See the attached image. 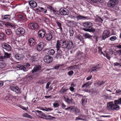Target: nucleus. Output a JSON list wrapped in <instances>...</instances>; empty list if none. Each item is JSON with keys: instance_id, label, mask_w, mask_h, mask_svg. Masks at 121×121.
<instances>
[{"instance_id": "obj_1", "label": "nucleus", "mask_w": 121, "mask_h": 121, "mask_svg": "<svg viewBox=\"0 0 121 121\" xmlns=\"http://www.w3.org/2000/svg\"><path fill=\"white\" fill-rule=\"evenodd\" d=\"M83 25L86 28L83 29L85 31L92 32L93 33L95 32V29L92 27L93 25L92 23L89 22H86L83 23Z\"/></svg>"}, {"instance_id": "obj_2", "label": "nucleus", "mask_w": 121, "mask_h": 121, "mask_svg": "<svg viewBox=\"0 0 121 121\" xmlns=\"http://www.w3.org/2000/svg\"><path fill=\"white\" fill-rule=\"evenodd\" d=\"M116 100L114 101V103L112 102H110L108 103L107 104V108L109 110H116L119 109L120 107L118 105L117 102L116 103Z\"/></svg>"}, {"instance_id": "obj_3", "label": "nucleus", "mask_w": 121, "mask_h": 121, "mask_svg": "<svg viewBox=\"0 0 121 121\" xmlns=\"http://www.w3.org/2000/svg\"><path fill=\"white\" fill-rule=\"evenodd\" d=\"M4 25L5 26L13 28L14 29L15 27V25L12 22H6L4 23V22L0 20V26H3Z\"/></svg>"}, {"instance_id": "obj_4", "label": "nucleus", "mask_w": 121, "mask_h": 121, "mask_svg": "<svg viewBox=\"0 0 121 121\" xmlns=\"http://www.w3.org/2000/svg\"><path fill=\"white\" fill-rule=\"evenodd\" d=\"M118 2V0H109L107 4V6L110 8H112Z\"/></svg>"}, {"instance_id": "obj_5", "label": "nucleus", "mask_w": 121, "mask_h": 121, "mask_svg": "<svg viewBox=\"0 0 121 121\" xmlns=\"http://www.w3.org/2000/svg\"><path fill=\"white\" fill-rule=\"evenodd\" d=\"M11 15L7 14L4 15H2L1 16V19L3 21L4 23L6 22H10L11 17Z\"/></svg>"}, {"instance_id": "obj_6", "label": "nucleus", "mask_w": 121, "mask_h": 121, "mask_svg": "<svg viewBox=\"0 0 121 121\" xmlns=\"http://www.w3.org/2000/svg\"><path fill=\"white\" fill-rule=\"evenodd\" d=\"M18 17L20 21L22 23L25 22L27 21L26 15L23 13L19 14Z\"/></svg>"}, {"instance_id": "obj_7", "label": "nucleus", "mask_w": 121, "mask_h": 121, "mask_svg": "<svg viewBox=\"0 0 121 121\" xmlns=\"http://www.w3.org/2000/svg\"><path fill=\"white\" fill-rule=\"evenodd\" d=\"M29 26L30 29L33 30H36L39 28L38 24L35 22L30 23L29 25Z\"/></svg>"}, {"instance_id": "obj_8", "label": "nucleus", "mask_w": 121, "mask_h": 121, "mask_svg": "<svg viewBox=\"0 0 121 121\" xmlns=\"http://www.w3.org/2000/svg\"><path fill=\"white\" fill-rule=\"evenodd\" d=\"M110 35V31L108 30H105L103 33L102 39L103 40H105L106 39L109 37Z\"/></svg>"}, {"instance_id": "obj_9", "label": "nucleus", "mask_w": 121, "mask_h": 121, "mask_svg": "<svg viewBox=\"0 0 121 121\" xmlns=\"http://www.w3.org/2000/svg\"><path fill=\"white\" fill-rule=\"evenodd\" d=\"M59 12L61 15H67L69 13L68 10L65 8H61L60 9Z\"/></svg>"}, {"instance_id": "obj_10", "label": "nucleus", "mask_w": 121, "mask_h": 121, "mask_svg": "<svg viewBox=\"0 0 121 121\" xmlns=\"http://www.w3.org/2000/svg\"><path fill=\"white\" fill-rule=\"evenodd\" d=\"M46 31L43 29H41L39 30L38 32V36L39 38H43L45 36Z\"/></svg>"}, {"instance_id": "obj_11", "label": "nucleus", "mask_w": 121, "mask_h": 121, "mask_svg": "<svg viewBox=\"0 0 121 121\" xmlns=\"http://www.w3.org/2000/svg\"><path fill=\"white\" fill-rule=\"evenodd\" d=\"M52 57L49 55L45 56L43 58L44 61L47 63H51L52 61Z\"/></svg>"}, {"instance_id": "obj_12", "label": "nucleus", "mask_w": 121, "mask_h": 121, "mask_svg": "<svg viewBox=\"0 0 121 121\" xmlns=\"http://www.w3.org/2000/svg\"><path fill=\"white\" fill-rule=\"evenodd\" d=\"M36 43L35 40L33 38H30L28 40V44L30 47H33L35 45Z\"/></svg>"}, {"instance_id": "obj_13", "label": "nucleus", "mask_w": 121, "mask_h": 121, "mask_svg": "<svg viewBox=\"0 0 121 121\" xmlns=\"http://www.w3.org/2000/svg\"><path fill=\"white\" fill-rule=\"evenodd\" d=\"M61 47L63 48H67L68 45V42L66 40H61Z\"/></svg>"}, {"instance_id": "obj_14", "label": "nucleus", "mask_w": 121, "mask_h": 121, "mask_svg": "<svg viewBox=\"0 0 121 121\" xmlns=\"http://www.w3.org/2000/svg\"><path fill=\"white\" fill-rule=\"evenodd\" d=\"M44 43L43 42L39 43L37 46V50L38 51H41L44 48Z\"/></svg>"}, {"instance_id": "obj_15", "label": "nucleus", "mask_w": 121, "mask_h": 121, "mask_svg": "<svg viewBox=\"0 0 121 121\" xmlns=\"http://www.w3.org/2000/svg\"><path fill=\"white\" fill-rule=\"evenodd\" d=\"M25 32V30L22 28L20 27L18 28L17 30L16 33L19 35H23Z\"/></svg>"}, {"instance_id": "obj_16", "label": "nucleus", "mask_w": 121, "mask_h": 121, "mask_svg": "<svg viewBox=\"0 0 121 121\" xmlns=\"http://www.w3.org/2000/svg\"><path fill=\"white\" fill-rule=\"evenodd\" d=\"M2 47L3 48L5 49L8 51H10L11 50V46L9 45L6 43L2 44Z\"/></svg>"}, {"instance_id": "obj_17", "label": "nucleus", "mask_w": 121, "mask_h": 121, "mask_svg": "<svg viewBox=\"0 0 121 121\" xmlns=\"http://www.w3.org/2000/svg\"><path fill=\"white\" fill-rule=\"evenodd\" d=\"M100 64H98L93 67L90 69L91 72H92L95 71H97L100 68Z\"/></svg>"}, {"instance_id": "obj_18", "label": "nucleus", "mask_w": 121, "mask_h": 121, "mask_svg": "<svg viewBox=\"0 0 121 121\" xmlns=\"http://www.w3.org/2000/svg\"><path fill=\"white\" fill-rule=\"evenodd\" d=\"M28 3L31 8L36 7L37 5L36 2L34 0H31L29 1Z\"/></svg>"}, {"instance_id": "obj_19", "label": "nucleus", "mask_w": 121, "mask_h": 121, "mask_svg": "<svg viewBox=\"0 0 121 121\" xmlns=\"http://www.w3.org/2000/svg\"><path fill=\"white\" fill-rule=\"evenodd\" d=\"M35 113H37L38 114L37 115H38L39 117L42 118H44V117H47L46 115L41 111L36 110L35 111Z\"/></svg>"}, {"instance_id": "obj_20", "label": "nucleus", "mask_w": 121, "mask_h": 121, "mask_svg": "<svg viewBox=\"0 0 121 121\" xmlns=\"http://www.w3.org/2000/svg\"><path fill=\"white\" fill-rule=\"evenodd\" d=\"M10 88L12 90L14 91L16 93L18 94L19 92V89L17 86H10Z\"/></svg>"}, {"instance_id": "obj_21", "label": "nucleus", "mask_w": 121, "mask_h": 121, "mask_svg": "<svg viewBox=\"0 0 121 121\" xmlns=\"http://www.w3.org/2000/svg\"><path fill=\"white\" fill-rule=\"evenodd\" d=\"M60 43H61V41H60V40H58L57 41L55 48H56L57 51H61L60 50V48L61 47Z\"/></svg>"}, {"instance_id": "obj_22", "label": "nucleus", "mask_w": 121, "mask_h": 121, "mask_svg": "<svg viewBox=\"0 0 121 121\" xmlns=\"http://www.w3.org/2000/svg\"><path fill=\"white\" fill-rule=\"evenodd\" d=\"M61 22L60 21H56V24L59 27L57 29V30H60L59 32L58 33L59 34L62 33V29L61 27Z\"/></svg>"}, {"instance_id": "obj_23", "label": "nucleus", "mask_w": 121, "mask_h": 121, "mask_svg": "<svg viewBox=\"0 0 121 121\" xmlns=\"http://www.w3.org/2000/svg\"><path fill=\"white\" fill-rule=\"evenodd\" d=\"M38 55L33 56L30 57V59L33 62H34L36 61H38L39 60V57H38Z\"/></svg>"}, {"instance_id": "obj_24", "label": "nucleus", "mask_w": 121, "mask_h": 121, "mask_svg": "<svg viewBox=\"0 0 121 121\" xmlns=\"http://www.w3.org/2000/svg\"><path fill=\"white\" fill-rule=\"evenodd\" d=\"M41 68V67L40 65L36 66L35 67L33 70L31 71L32 73H33L36 72L39 70Z\"/></svg>"}, {"instance_id": "obj_25", "label": "nucleus", "mask_w": 121, "mask_h": 121, "mask_svg": "<svg viewBox=\"0 0 121 121\" xmlns=\"http://www.w3.org/2000/svg\"><path fill=\"white\" fill-rule=\"evenodd\" d=\"M68 90V89L66 87L63 86L59 91V93L61 94H65L66 92Z\"/></svg>"}, {"instance_id": "obj_26", "label": "nucleus", "mask_w": 121, "mask_h": 121, "mask_svg": "<svg viewBox=\"0 0 121 121\" xmlns=\"http://www.w3.org/2000/svg\"><path fill=\"white\" fill-rule=\"evenodd\" d=\"M6 39L5 34L3 33H0V41H4Z\"/></svg>"}, {"instance_id": "obj_27", "label": "nucleus", "mask_w": 121, "mask_h": 121, "mask_svg": "<svg viewBox=\"0 0 121 121\" xmlns=\"http://www.w3.org/2000/svg\"><path fill=\"white\" fill-rule=\"evenodd\" d=\"M39 12H43L44 13L47 12V11L48 9V7H39Z\"/></svg>"}, {"instance_id": "obj_28", "label": "nucleus", "mask_w": 121, "mask_h": 121, "mask_svg": "<svg viewBox=\"0 0 121 121\" xmlns=\"http://www.w3.org/2000/svg\"><path fill=\"white\" fill-rule=\"evenodd\" d=\"M15 58L18 60H22L24 58V56L19 54H17L14 56Z\"/></svg>"}, {"instance_id": "obj_29", "label": "nucleus", "mask_w": 121, "mask_h": 121, "mask_svg": "<svg viewBox=\"0 0 121 121\" xmlns=\"http://www.w3.org/2000/svg\"><path fill=\"white\" fill-rule=\"evenodd\" d=\"M74 48V46L73 43L72 41L68 42V45L67 49L69 50L73 49Z\"/></svg>"}, {"instance_id": "obj_30", "label": "nucleus", "mask_w": 121, "mask_h": 121, "mask_svg": "<svg viewBox=\"0 0 121 121\" xmlns=\"http://www.w3.org/2000/svg\"><path fill=\"white\" fill-rule=\"evenodd\" d=\"M52 35L50 33L46 34L45 35L46 39L48 41H50L52 39Z\"/></svg>"}, {"instance_id": "obj_31", "label": "nucleus", "mask_w": 121, "mask_h": 121, "mask_svg": "<svg viewBox=\"0 0 121 121\" xmlns=\"http://www.w3.org/2000/svg\"><path fill=\"white\" fill-rule=\"evenodd\" d=\"M57 53H56L55 58L57 59L58 58H60V56H61V53L62 52L61 51H57Z\"/></svg>"}, {"instance_id": "obj_32", "label": "nucleus", "mask_w": 121, "mask_h": 121, "mask_svg": "<svg viewBox=\"0 0 121 121\" xmlns=\"http://www.w3.org/2000/svg\"><path fill=\"white\" fill-rule=\"evenodd\" d=\"M17 67L20 69L24 71H26V68L22 65H18L17 66Z\"/></svg>"}, {"instance_id": "obj_33", "label": "nucleus", "mask_w": 121, "mask_h": 121, "mask_svg": "<svg viewBox=\"0 0 121 121\" xmlns=\"http://www.w3.org/2000/svg\"><path fill=\"white\" fill-rule=\"evenodd\" d=\"M55 53V51L54 50L50 48L48 49L47 53L48 54L50 55H53Z\"/></svg>"}, {"instance_id": "obj_34", "label": "nucleus", "mask_w": 121, "mask_h": 121, "mask_svg": "<svg viewBox=\"0 0 121 121\" xmlns=\"http://www.w3.org/2000/svg\"><path fill=\"white\" fill-rule=\"evenodd\" d=\"M76 37L80 41H83L84 39L80 35H77Z\"/></svg>"}, {"instance_id": "obj_35", "label": "nucleus", "mask_w": 121, "mask_h": 121, "mask_svg": "<svg viewBox=\"0 0 121 121\" xmlns=\"http://www.w3.org/2000/svg\"><path fill=\"white\" fill-rule=\"evenodd\" d=\"M91 84L92 83L90 82H88L83 84L82 86V87L83 88L85 87L86 88H87L91 85Z\"/></svg>"}, {"instance_id": "obj_36", "label": "nucleus", "mask_w": 121, "mask_h": 121, "mask_svg": "<svg viewBox=\"0 0 121 121\" xmlns=\"http://www.w3.org/2000/svg\"><path fill=\"white\" fill-rule=\"evenodd\" d=\"M64 98L66 102L68 103H70L72 101L70 99L68 96L64 97Z\"/></svg>"}, {"instance_id": "obj_37", "label": "nucleus", "mask_w": 121, "mask_h": 121, "mask_svg": "<svg viewBox=\"0 0 121 121\" xmlns=\"http://www.w3.org/2000/svg\"><path fill=\"white\" fill-rule=\"evenodd\" d=\"M6 59L2 56H0V62H6Z\"/></svg>"}, {"instance_id": "obj_38", "label": "nucleus", "mask_w": 121, "mask_h": 121, "mask_svg": "<svg viewBox=\"0 0 121 121\" xmlns=\"http://www.w3.org/2000/svg\"><path fill=\"white\" fill-rule=\"evenodd\" d=\"M4 57L5 58V59H6L7 58H10V55H11V54H9L7 52H4Z\"/></svg>"}, {"instance_id": "obj_39", "label": "nucleus", "mask_w": 121, "mask_h": 121, "mask_svg": "<svg viewBox=\"0 0 121 121\" xmlns=\"http://www.w3.org/2000/svg\"><path fill=\"white\" fill-rule=\"evenodd\" d=\"M82 104L83 105H84L87 102V99L85 97H83L82 98Z\"/></svg>"}, {"instance_id": "obj_40", "label": "nucleus", "mask_w": 121, "mask_h": 121, "mask_svg": "<svg viewBox=\"0 0 121 121\" xmlns=\"http://www.w3.org/2000/svg\"><path fill=\"white\" fill-rule=\"evenodd\" d=\"M5 31L6 34L8 35H10L12 33V30L9 29L6 30H5Z\"/></svg>"}, {"instance_id": "obj_41", "label": "nucleus", "mask_w": 121, "mask_h": 121, "mask_svg": "<svg viewBox=\"0 0 121 121\" xmlns=\"http://www.w3.org/2000/svg\"><path fill=\"white\" fill-rule=\"evenodd\" d=\"M96 21L102 23L103 21V19L101 17H98L96 19Z\"/></svg>"}, {"instance_id": "obj_42", "label": "nucleus", "mask_w": 121, "mask_h": 121, "mask_svg": "<svg viewBox=\"0 0 121 121\" xmlns=\"http://www.w3.org/2000/svg\"><path fill=\"white\" fill-rule=\"evenodd\" d=\"M6 62H0V68H4L6 66Z\"/></svg>"}, {"instance_id": "obj_43", "label": "nucleus", "mask_w": 121, "mask_h": 121, "mask_svg": "<svg viewBox=\"0 0 121 121\" xmlns=\"http://www.w3.org/2000/svg\"><path fill=\"white\" fill-rule=\"evenodd\" d=\"M49 19L47 17H43L42 21L46 23L47 22H49Z\"/></svg>"}, {"instance_id": "obj_44", "label": "nucleus", "mask_w": 121, "mask_h": 121, "mask_svg": "<svg viewBox=\"0 0 121 121\" xmlns=\"http://www.w3.org/2000/svg\"><path fill=\"white\" fill-rule=\"evenodd\" d=\"M69 32L70 33V36H73L74 34L73 30L72 28H70L69 29Z\"/></svg>"}, {"instance_id": "obj_45", "label": "nucleus", "mask_w": 121, "mask_h": 121, "mask_svg": "<svg viewBox=\"0 0 121 121\" xmlns=\"http://www.w3.org/2000/svg\"><path fill=\"white\" fill-rule=\"evenodd\" d=\"M85 17L83 16H81L80 15L76 16V18L77 19V20L78 21V19H83Z\"/></svg>"}, {"instance_id": "obj_46", "label": "nucleus", "mask_w": 121, "mask_h": 121, "mask_svg": "<svg viewBox=\"0 0 121 121\" xmlns=\"http://www.w3.org/2000/svg\"><path fill=\"white\" fill-rule=\"evenodd\" d=\"M88 2L91 4L96 3L98 2L97 0H88Z\"/></svg>"}, {"instance_id": "obj_47", "label": "nucleus", "mask_w": 121, "mask_h": 121, "mask_svg": "<svg viewBox=\"0 0 121 121\" xmlns=\"http://www.w3.org/2000/svg\"><path fill=\"white\" fill-rule=\"evenodd\" d=\"M85 37L86 38H89L92 37V36L90 35L89 34L87 33H86L84 35Z\"/></svg>"}, {"instance_id": "obj_48", "label": "nucleus", "mask_w": 121, "mask_h": 121, "mask_svg": "<svg viewBox=\"0 0 121 121\" xmlns=\"http://www.w3.org/2000/svg\"><path fill=\"white\" fill-rule=\"evenodd\" d=\"M23 116L24 117H26L29 118H31V116L30 115H29L27 113H26L24 114Z\"/></svg>"}, {"instance_id": "obj_49", "label": "nucleus", "mask_w": 121, "mask_h": 121, "mask_svg": "<svg viewBox=\"0 0 121 121\" xmlns=\"http://www.w3.org/2000/svg\"><path fill=\"white\" fill-rule=\"evenodd\" d=\"M117 39V38L116 36H113L111 37L109 39L111 41H113L116 39Z\"/></svg>"}, {"instance_id": "obj_50", "label": "nucleus", "mask_w": 121, "mask_h": 121, "mask_svg": "<svg viewBox=\"0 0 121 121\" xmlns=\"http://www.w3.org/2000/svg\"><path fill=\"white\" fill-rule=\"evenodd\" d=\"M116 103L117 102L118 104H121V98L118 99L117 100H116Z\"/></svg>"}, {"instance_id": "obj_51", "label": "nucleus", "mask_w": 121, "mask_h": 121, "mask_svg": "<svg viewBox=\"0 0 121 121\" xmlns=\"http://www.w3.org/2000/svg\"><path fill=\"white\" fill-rule=\"evenodd\" d=\"M73 70H71L68 72V74L69 76H71L73 74Z\"/></svg>"}, {"instance_id": "obj_52", "label": "nucleus", "mask_w": 121, "mask_h": 121, "mask_svg": "<svg viewBox=\"0 0 121 121\" xmlns=\"http://www.w3.org/2000/svg\"><path fill=\"white\" fill-rule=\"evenodd\" d=\"M73 106H70L68 108H66L65 109L71 112Z\"/></svg>"}, {"instance_id": "obj_53", "label": "nucleus", "mask_w": 121, "mask_h": 121, "mask_svg": "<svg viewBox=\"0 0 121 121\" xmlns=\"http://www.w3.org/2000/svg\"><path fill=\"white\" fill-rule=\"evenodd\" d=\"M80 110L78 109V108L76 107L75 109V112L76 113V114H77L78 113H80Z\"/></svg>"}, {"instance_id": "obj_54", "label": "nucleus", "mask_w": 121, "mask_h": 121, "mask_svg": "<svg viewBox=\"0 0 121 121\" xmlns=\"http://www.w3.org/2000/svg\"><path fill=\"white\" fill-rule=\"evenodd\" d=\"M104 82L103 81H99L98 83V85L100 86L102 85Z\"/></svg>"}, {"instance_id": "obj_55", "label": "nucleus", "mask_w": 121, "mask_h": 121, "mask_svg": "<svg viewBox=\"0 0 121 121\" xmlns=\"http://www.w3.org/2000/svg\"><path fill=\"white\" fill-rule=\"evenodd\" d=\"M27 79L30 81L32 80L33 79V78L32 76H30L27 77Z\"/></svg>"}, {"instance_id": "obj_56", "label": "nucleus", "mask_w": 121, "mask_h": 121, "mask_svg": "<svg viewBox=\"0 0 121 121\" xmlns=\"http://www.w3.org/2000/svg\"><path fill=\"white\" fill-rule=\"evenodd\" d=\"M105 56L108 60H109L110 59L111 57L110 56V55L108 53H106Z\"/></svg>"}, {"instance_id": "obj_57", "label": "nucleus", "mask_w": 121, "mask_h": 121, "mask_svg": "<svg viewBox=\"0 0 121 121\" xmlns=\"http://www.w3.org/2000/svg\"><path fill=\"white\" fill-rule=\"evenodd\" d=\"M98 49L99 53H100V52H102V48L100 47H98Z\"/></svg>"}, {"instance_id": "obj_58", "label": "nucleus", "mask_w": 121, "mask_h": 121, "mask_svg": "<svg viewBox=\"0 0 121 121\" xmlns=\"http://www.w3.org/2000/svg\"><path fill=\"white\" fill-rule=\"evenodd\" d=\"M74 68L73 66H71L67 68V69L68 70H72Z\"/></svg>"}, {"instance_id": "obj_59", "label": "nucleus", "mask_w": 121, "mask_h": 121, "mask_svg": "<svg viewBox=\"0 0 121 121\" xmlns=\"http://www.w3.org/2000/svg\"><path fill=\"white\" fill-rule=\"evenodd\" d=\"M74 88H73V86H71L69 88V90H70L72 92H73L74 91Z\"/></svg>"}, {"instance_id": "obj_60", "label": "nucleus", "mask_w": 121, "mask_h": 121, "mask_svg": "<svg viewBox=\"0 0 121 121\" xmlns=\"http://www.w3.org/2000/svg\"><path fill=\"white\" fill-rule=\"evenodd\" d=\"M92 77V75H90L89 76H88L86 78V79L87 80H89L91 79Z\"/></svg>"}, {"instance_id": "obj_61", "label": "nucleus", "mask_w": 121, "mask_h": 121, "mask_svg": "<svg viewBox=\"0 0 121 121\" xmlns=\"http://www.w3.org/2000/svg\"><path fill=\"white\" fill-rule=\"evenodd\" d=\"M59 106V104L58 103H55L53 104V106L55 107H58Z\"/></svg>"}, {"instance_id": "obj_62", "label": "nucleus", "mask_w": 121, "mask_h": 121, "mask_svg": "<svg viewBox=\"0 0 121 121\" xmlns=\"http://www.w3.org/2000/svg\"><path fill=\"white\" fill-rule=\"evenodd\" d=\"M50 84V82H48L47 83L46 85V88L47 89H48V88H49V86Z\"/></svg>"}, {"instance_id": "obj_63", "label": "nucleus", "mask_w": 121, "mask_h": 121, "mask_svg": "<svg viewBox=\"0 0 121 121\" xmlns=\"http://www.w3.org/2000/svg\"><path fill=\"white\" fill-rule=\"evenodd\" d=\"M116 47L118 48H121V43H119L117 46Z\"/></svg>"}, {"instance_id": "obj_64", "label": "nucleus", "mask_w": 121, "mask_h": 121, "mask_svg": "<svg viewBox=\"0 0 121 121\" xmlns=\"http://www.w3.org/2000/svg\"><path fill=\"white\" fill-rule=\"evenodd\" d=\"M113 64L114 66H118L120 65V64L117 62L114 63Z\"/></svg>"}]
</instances>
